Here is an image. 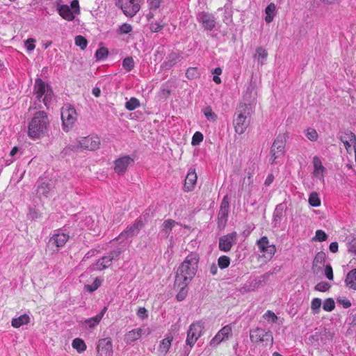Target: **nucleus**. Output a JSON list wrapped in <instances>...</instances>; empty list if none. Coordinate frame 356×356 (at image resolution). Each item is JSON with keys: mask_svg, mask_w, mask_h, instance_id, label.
I'll list each match as a JSON object with an SVG mask.
<instances>
[{"mask_svg": "<svg viewBox=\"0 0 356 356\" xmlns=\"http://www.w3.org/2000/svg\"><path fill=\"white\" fill-rule=\"evenodd\" d=\"M33 94L34 99L31 102L29 111L42 108V102L47 109H49L54 101V95L51 86L38 78L35 81Z\"/></svg>", "mask_w": 356, "mask_h": 356, "instance_id": "1", "label": "nucleus"}, {"mask_svg": "<svg viewBox=\"0 0 356 356\" xmlns=\"http://www.w3.org/2000/svg\"><path fill=\"white\" fill-rule=\"evenodd\" d=\"M200 255L195 252H192L184 259L179 266L175 279L177 282L184 284H188L195 276L198 269Z\"/></svg>", "mask_w": 356, "mask_h": 356, "instance_id": "2", "label": "nucleus"}, {"mask_svg": "<svg viewBox=\"0 0 356 356\" xmlns=\"http://www.w3.org/2000/svg\"><path fill=\"white\" fill-rule=\"evenodd\" d=\"M49 120L47 113L43 111L35 112L28 126V136L32 139L44 136L49 129Z\"/></svg>", "mask_w": 356, "mask_h": 356, "instance_id": "3", "label": "nucleus"}, {"mask_svg": "<svg viewBox=\"0 0 356 356\" xmlns=\"http://www.w3.org/2000/svg\"><path fill=\"white\" fill-rule=\"evenodd\" d=\"M254 113L250 104H239L235 113L233 121L235 131L238 134H243L250 123L251 115Z\"/></svg>", "mask_w": 356, "mask_h": 356, "instance_id": "4", "label": "nucleus"}, {"mask_svg": "<svg viewBox=\"0 0 356 356\" xmlns=\"http://www.w3.org/2000/svg\"><path fill=\"white\" fill-rule=\"evenodd\" d=\"M61 119L63 129L68 131L72 128L77 120V113L75 108L70 104L63 106L61 108Z\"/></svg>", "mask_w": 356, "mask_h": 356, "instance_id": "5", "label": "nucleus"}, {"mask_svg": "<svg viewBox=\"0 0 356 356\" xmlns=\"http://www.w3.org/2000/svg\"><path fill=\"white\" fill-rule=\"evenodd\" d=\"M101 145V140L99 136L96 135H89L86 137H79L76 139L74 147L77 149H86L89 151H95L98 149Z\"/></svg>", "mask_w": 356, "mask_h": 356, "instance_id": "6", "label": "nucleus"}, {"mask_svg": "<svg viewBox=\"0 0 356 356\" xmlns=\"http://www.w3.org/2000/svg\"><path fill=\"white\" fill-rule=\"evenodd\" d=\"M70 238V232L66 229H58L54 232L49 240V246L56 248L58 251Z\"/></svg>", "mask_w": 356, "mask_h": 356, "instance_id": "7", "label": "nucleus"}, {"mask_svg": "<svg viewBox=\"0 0 356 356\" xmlns=\"http://www.w3.org/2000/svg\"><path fill=\"white\" fill-rule=\"evenodd\" d=\"M286 140L284 136H278L274 140L271 147V163H277V159L284 156L285 152Z\"/></svg>", "mask_w": 356, "mask_h": 356, "instance_id": "8", "label": "nucleus"}, {"mask_svg": "<svg viewBox=\"0 0 356 356\" xmlns=\"http://www.w3.org/2000/svg\"><path fill=\"white\" fill-rule=\"evenodd\" d=\"M58 13L63 19L72 21L79 14V5L77 0L71 2L70 6L61 5L58 8Z\"/></svg>", "mask_w": 356, "mask_h": 356, "instance_id": "9", "label": "nucleus"}, {"mask_svg": "<svg viewBox=\"0 0 356 356\" xmlns=\"http://www.w3.org/2000/svg\"><path fill=\"white\" fill-rule=\"evenodd\" d=\"M117 6L121 8L127 17L134 16L140 10L138 0H115Z\"/></svg>", "mask_w": 356, "mask_h": 356, "instance_id": "10", "label": "nucleus"}, {"mask_svg": "<svg viewBox=\"0 0 356 356\" xmlns=\"http://www.w3.org/2000/svg\"><path fill=\"white\" fill-rule=\"evenodd\" d=\"M204 327V323L202 321H197L192 323L188 330L186 340V344L193 347L202 335Z\"/></svg>", "mask_w": 356, "mask_h": 356, "instance_id": "11", "label": "nucleus"}, {"mask_svg": "<svg viewBox=\"0 0 356 356\" xmlns=\"http://www.w3.org/2000/svg\"><path fill=\"white\" fill-rule=\"evenodd\" d=\"M250 338L253 343L270 342L272 343L273 340L270 331H267L260 327L251 330L250 332Z\"/></svg>", "mask_w": 356, "mask_h": 356, "instance_id": "12", "label": "nucleus"}, {"mask_svg": "<svg viewBox=\"0 0 356 356\" xmlns=\"http://www.w3.org/2000/svg\"><path fill=\"white\" fill-rule=\"evenodd\" d=\"M312 177L313 179L318 180L321 183L325 181V176L327 173L325 167L323 165L321 159L318 156H314L312 159Z\"/></svg>", "mask_w": 356, "mask_h": 356, "instance_id": "13", "label": "nucleus"}, {"mask_svg": "<svg viewBox=\"0 0 356 356\" xmlns=\"http://www.w3.org/2000/svg\"><path fill=\"white\" fill-rule=\"evenodd\" d=\"M152 333V330L148 327H143L133 329L124 335V341L127 343H131L138 340L142 336H148Z\"/></svg>", "mask_w": 356, "mask_h": 356, "instance_id": "14", "label": "nucleus"}, {"mask_svg": "<svg viewBox=\"0 0 356 356\" xmlns=\"http://www.w3.org/2000/svg\"><path fill=\"white\" fill-rule=\"evenodd\" d=\"M134 163V160L130 156L124 155L121 156L114 161V171L117 174L122 175Z\"/></svg>", "mask_w": 356, "mask_h": 356, "instance_id": "15", "label": "nucleus"}, {"mask_svg": "<svg viewBox=\"0 0 356 356\" xmlns=\"http://www.w3.org/2000/svg\"><path fill=\"white\" fill-rule=\"evenodd\" d=\"M96 349V356H113V343L110 338L99 339Z\"/></svg>", "mask_w": 356, "mask_h": 356, "instance_id": "16", "label": "nucleus"}, {"mask_svg": "<svg viewBox=\"0 0 356 356\" xmlns=\"http://www.w3.org/2000/svg\"><path fill=\"white\" fill-rule=\"evenodd\" d=\"M122 251L120 248L114 250L112 251L109 255L103 257L97 261V262L94 265L93 269L102 270H104L108 266H111L112 261L118 257L121 254Z\"/></svg>", "mask_w": 356, "mask_h": 356, "instance_id": "17", "label": "nucleus"}, {"mask_svg": "<svg viewBox=\"0 0 356 356\" xmlns=\"http://www.w3.org/2000/svg\"><path fill=\"white\" fill-rule=\"evenodd\" d=\"M232 334V327L230 325H227L220 329L211 340L210 345L213 347L217 346L223 341L229 339Z\"/></svg>", "mask_w": 356, "mask_h": 356, "instance_id": "18", "label": "nucleus"}, {"mask_svg": "<svg viewBox=\"0 0 356 356\" xmlns=\"http://www.w3.org/2000/svg\"><path fill=\"white\" fill-rule=\"evenodd\" d=\"M257 99V91L255 84L250 83L243 92L242 101L240 104H250L253 108Z\"/></svg>", "mask_w": 356, "mask_h": 356, "instance_id": "19", "label": "nucleus"}, {"mask_svg": "<svg viewBox=\"0 0 356 356\" xmlns=\"http://www.w3.org/2000/svg\"><path fill=\"white\" fill-rule=\"evenodd\" d=\"M197 19L207 31H211L216 26V18L210 13L201 12L197 15Z\"/></svg>", "mask_w": 356, "mask_h": 356, "instance_id": "20", "label": "nucleus"}, {"mask_svg": "<svg viewBox=\"0 0 356 356\" xmlns=\"http://www.w3.org/2000/svg\"><path fill=\"white\" fill-rule=\"evenodd\" d=\"M237 234L236 232L222 236L219 240V249L223 252H228L236 242Z\"/></svg>", "mask_w": 356, "mask_h": 356, "instance_id": "21", "label": "nucleus"}, {"mask_svg": "<svg viewBox=\"0 0 356 356\" xmlns=\"http://www.w3.org/2000/svg\"><path fill=\"white\" fill-rule=\"evenodd\" d=\"M257 245L261 252L269 255L270 257H272L276 252L275 246L274 245H270L269 241L266 236L261 237L257 241Z\"/></svg>", "mask_w": 356, "mask_h": 356, "instance_id": "22", "label": "nucleus"}, {"mask_svg": "<svg viewBox=\"0 0 356 356\" xmlns=\"http://www.w3.org/2000/svg\"><path fill=\"white\" fill-rule=\"evenodd\" d=\"M106 311L107 307H104L101 312L97 314L95 316L85 319L82 322V325L86 329H93L96 327L102 321Z\"/></svg>", "mask_w": 356, "mask_h": 356, "instance_id": "23", "label": "nucleus"}, {"mask_svg": "<svg viewBox=\"0 0 356 356\" xmlns=\"http://www.w3.org/2000/svg\"><path fill=\"white\" fill-rule=\"evenodd\" d=\"M197 176L195 169H193V168L190 169L186 175V179H185V183H184L185 191L187 192L192 191L195 188V186L197 182Z\"/></svg>", "mask_w": 356, "mask_h": 356, "instance_id": "24", "label": "nucleus"}, {"mask_svg": "<svg viewBox=\"0 0 356 356\" xmlns=\"http://www.w3.org/2000/svg\"><path fill=\"white\" fill-rule=\"evenodd\" d=\"M177 225L178 223L172 219L165 220L161 226L160 234L163 237L168 238L172 228Z\"/></svg>", "mask_w": 356, "mask_h": 356, "instance_id": "25", "label": "nucleus"}, {"mask_svg": "<svg viewBox=\"0 0 356 356\" xmlns=\"http://www.w3.org/2000/svg\"><path fill=\"white\" fill-rule=\"evenodd\" d=\"M345 285L349 289L356 291V268L350 270L344 280Z\"/></svg>", "mask_w": 356, "mask_h": 356, "instance_id": "26", "label": "nucleus"}, {"mask_svg": "<svg viewBox=\"0 0 356 356\" xmlns=\"http://www.w3.org/2000/svg\"><path fill=\"white\" fill-rule=\"evenodd\" d=\"M260 283V280L256 278L250 279L243 285L241 291L243 293L253 291L259 288Z\"/></svg>", "mask_w": 356, "mask_h": 356, "instance_id": "27", "label": "nucleus"}, {"mask_svg": "<svg viewBox=\"0 0 356 356\" xmlns=\"http://www.w3.org/2000/svg\"><path fill=\"white\" fill-rule=\"evenodd\" d=\"M31 318L28 314H22L18 317L13 318L11 321V325L15 328H19L22 325H28Z\"/></svg>", "mask_w": 356, "mask_h": 356, "instance_id": "28", "label": "nucleus"}, {"mask_svg": "<svg viewBox=\"0 0 356 356\" xmlns=\"http://www.w3.org/2000/svg\"><path fill=\"white\" fill-rule=\"evenodd\" d=\"M144 224L141 220H137L132 225L127 227L125 234L129 236H133L138 234L140 230L143 227Z\"/></svg>", "mask_w": 356, "mask_h": 356, "instance_id": "29", "label": "nucleus"}, {"mask_svg": "<svg viewBox=\"0 0 356 356\" xmlns=\"http://www.w3.org/2000/svg\"><path fill=\"white\" fill-rule=\"evenodd\" d=\"M172 340L173 337L171 334H167L166 337L161 341L159 350L163 354H166L171 347Z\"/></svg>", "mask_w": 356, "mask_h": 356, "instance_id": "30", "label": "nucleus"}, {"mask_svg": "<svg viewBox=\"0 0 356 356\" xmlns=\"http://www.w3.org/2000/svg\"><path fill=\"white\" fill-rule=\"evenodd\" d=\"M161 0H147V3L149 8V13L146 17L148 20L152 19L154 16V12L160 8Z\"/></svg>", "mask_w": 356, "mask_h": 356, "instance_id": "31", "label": "nucleus"}, {"mask_svg": "<svg viewBox=\"0 0 356 356\" xmlns=\"http://www.w3.org/2000/svg\"><path fill=\"white\" fill-rule=\"evenodd\" d=\"M175 286H177L178 287L180 288V291H179V293L177 294V296H176L177 300L178 301L184 300L186 298L187 293H188V289H187L188 284H184L183 283H180V282H177L176 279L175 281Z\"/></svg>", "mask_w": 356, "mask_h": 356, "instance_id": "32", "label": "nucleus"}, {"mask_svg": "<svg viewBox=\"0 0 356 356\" xmlns=\"http://www.w3.org/2000/svg\"><path fill=\"white\" fill-rule=\"evenodd\" d=\"M276 6L273 3H270L265 9V21L266 23H270L275 15Z\"/></svg>", "mask_w": 356, "mask_h": 356, "instance_id": "33", "label": "nucleus"}, {"mask_svg": "<svg viewBox=\"0 0 356 356\" xmlns=\"http://www.w3.org/2000/svg\"><path fill=\"white\" fill-rule=\"evenodd\" d=\"M50 192L51 187L49 184L42 183L38 187L37 193L40 198L48 197Z\"/></svg>", "mask_w": 356, "mask_h": 356, "instance_id": "34", "label": "nucleus"}, {"mask_svg": "<svg viewBox=\"0 0 356 356\" xmlns=\"http://www.w3.org/2000/svg\"><path fill=\"white\" fill-rule=\"evenodd\" d=\"M72 346L74 349L76 350L79 353L84 352L87 348L86 343L80 338L74 339L72 342Z\"/></svg>", "mask_w": 356, "mask_h": 356, "instance_id": "35", "label": "nucleus"}, {"mask_svg": "<svg viewBox=\"0 0 356 356\" xmlns=\"http://www.w3.org/2000/svg\"><path fill=\"white\" fill-rule=\"evenodd\" d=\"M202 113H204L205 118L207 120L214 122L217 120L218 116L213 111L212 108L210 106H207L202 109Z\"/></svg>", "mask_w": 356, "mask_h": 356, "instance_id": "36", "label": "nucleus"}, {"mask_svg": "<svg viewBox=\"0 0 356 356\" xmlns=\"http://www.w3.org/2000/svg\"><path fill=\"white\" fill-rule=\"evenodd\" d=\"M229 211L220 209L218 216V226L224 227L227 220Z\"/></svg>", "mask_w": 356, "mask_h": 356, "instance_id": "37", "label": "nucleus"}, {"mask_svg": "<svg viewBox=\"0 0 356 356\" xmlns=\"http://www.w3.org/2000/svg\"><path fill=\"white\" fill-rule=\"evenodd\" d=\"M268 56V53L266 50L262 47H259L257 49L256 54L254 57L258 60V61L261 64H264Z\"/></svg>", "mask_w": 356, "mask_h": 356, "instance_id": "38", "label": "nucleus"}, {"mask_svg": "<svg viewBox=\"0 0 356 356\" xmlns=\"http://www.w3.org/2000/svg\"><path fill=\"white\" fill-rule=\"evenodd\" d=\"M308 202L312 207H319L321 202L318 194L316 192H312L310 193Z\"/></svg>", "mask_w": 356, "mask_h": 356, "instance_id": "39", "label": "nucleus"}, {"mask_svg": "<svg viewBox=\"0 0 356 356\" xmlns=\"http://www.w3.org/2000/svg\"><path fill=\"white\" fill-rule=\"evenodd\" d=\"M135 63L132 57H127L122 61V67L127 72H130L134 68Z\"/></svg>", "mask_w": 356, "mask_h": 356, "instance_id": "40", "label": "nucleus"}, {"mask_svg": "<svg viewBox=\"0 0 356 356\" xmlns=\"http://www.w3.org/2000/svg\"><path fill=\"white\" fill-rule=\"evenodd\" d=\"M305 136L311 141L314 142L316 141L318 135L316 129L314 128L309 127L305 131Z\"/></svg>", "mask_w": 356, "mask_h": 356, "instance_id": "41", "label": "nucleus"}, {"mask_svg": "<svg viewBox=\"0 0 356 356\" xmlns=\"http://www.w3.org/2000/svg\"><path fill=\"white\" fill-rule=\"evenodd\" d=\"M284 211V207L282 204H278L275 210L274 211L273 218L274 221L276 222H280L282 220Z\"/></svg>", "mask_w": 356, "mask_h": 356, "instance_id": "42", "label": "nucleus"}, {"mask_svg": "<svg viewBox=\"0 0 356 356\" xmlns=\"http://www.w3.org/2000/svg\"><path fill=\"white\" fill-rule=\"evenodd\" d=\"M140 106V102L135 97H131L125 104V108L129 111H133Z\"/></svg>", "mask_w": 356, "mask_h": 356, "instance_id": "43", "label": "nucleus"}, {"mask_svg": "<svg viewBox=\"0 0 356 356\" xmlns=\"http://www.w3.org/2000/svg\"><path fill=\"white\" fill-rule=\"evenodd\" d=\"M356 145V138L354 135L351 134L350 136L349 141H343L344 147L346 149L348 152L354 151V145Z\"/></svg>", "mask_w": 356, "mask_h": 356, "instance_id": "44", "label": "nucleus"}, {"mask_svg": "<svg viewBox=\"0 0 356 356\" xmlns=\"http://www.w3.org/2000/svg\"><path fill=\"white\" fill-rule=\"evenodd\" d=\"M186 76L189 79H195L200 76V71L197 67H189L186 72Z\"/></svg>", "mask_w": 356, "mask_h": 356, "instance_id": "45", "label": "nucleus"}, {"mask_svg": "<svg viewBox=\"0 0 356 356\" xmlns=\"http://www.w3.org/2000/svg\"><path fill=\"white\" fill-rule=\"evenodd\" d=\"M132 31V26L131 24L124 23L119 26L116 33L119 35L127 34Z\"/></svg>", "mask_w": 356, "mask_h": 356, "instance_id": "46", "label": "nucleus"}, {"mask_svg": "<svg viewBox=\"0 0 356 356\" xmlns=\"http://www.w3.org/2000/svg\"><path fill=\"white\" fill-rule=\"evenodd\" d=\"M102 284L100 279L97 277L92 284H87L85 286V289L87 291L93 292L97 290Z\"/></svg>", "mask_w": 356, "mask_h": 356, "instance_id": "47", "label": "nucleus"}, {"mask_svg": "<svg viewBox=\"0 0 356 356\" xmlns=\"http://www.w3.org/2000/svg\"><path fill=\"white\" fill-rule=\"evenodd\" d=\"M229 264L230 259L227 256H220L218 259V265L222 269L227 268Z\"/></svg>", "mask_w": 356, "mask_h": 356, "instance_id": "48", "label": "nucleus"}, {"mask_svg": "<svg viewBox=\"0 0 356 356\" xmlns=\"http://www.w3.org/2000/svg\"><path fill=\"white\" fill-rule=\"evenodd\" d=\"M75 44L79 47L81 49H85L87 47V40L82 35H77L75 37Z\"/></svg>", "mask_w": 356, "mask_h": 356, "instance_id": "49", "label": "nucleus"}, {"mask_svg": "<svg viewBox=\"0 0 356 356\" xmlns=\"http://www.w3.org/2000/svg\"><path fill=\"white\" fill-rule=\"evenodd\" d=\"M322 302L320 298H314L312 301L311 309L314 314H318L321 307Z\"/></svg>", "mask_w": 356, "mask_h": 356, "instance_id": "50", "label": "nucleus"}, {"mask_svg": "<svg viewBox=\"0 0 356 356\" xmlns=\"http://www.w3.org/2000/svg\"><path fill=\"white\" fill-rule=\"evenodd\" d=\"M335 307V303L333 299L327 298L326 299L323 305V308L326 312H332Z\"/></svg>", "mask_w": 356, "mask_h": 356, "instance_id": "51", "label": "nucleus"}, {"mask_svg": "<svg viewBox=\"0 0 356 356\" xmlns=\"http://www.w3.org/2000/svg\"><path fill=\"white\" fill-rule=\"evenodd\" d=\"M204 136L203 134L200 131H196L193 137L191 140V144L193 146H197L200 145V143L203 140Z\"/></svg>", "mask_w": 356, "mask_h": 356, "instance_id": "52", "label": "nucleus"}, {"mask_svg": "<svg viewBox=\"0 0 356 356\" xmlns=\"http://www.w3.org/2000/svg\"><path fill=\"white\" fill-rule=\"evenodd\" d=\"M327 238V236L325 232L321 229H318L316 232L315 236L313 238V241H325Z\"/></svg>", "mask_w": 356, "mask_h": 356, "instance_id": "53", "label": "nucleus"}, {"mask_svg": "<svg viewBox=\"0 0 356 356\" xmlns=\"http://www.w3.org/2000/svg\"><path fill=\"white\" fill-rule=\"evenodd\" d=\"M36 40L34 38H29L24 42V47L28 52H31L35 48Z\"/></svg>", "mask_w": 356, "mask_h": 356, "instance_id": "54", "label": "nucleus"}, {"mask_svg": "<svg viewBox=\"0 0 356 356\" xmlns=\"http://www.w3.org/2000/svg\"><path fill=\"white\" fill-rule=\"evenodd\" d=\"M108 50L105 47L99 48L95 53V57L97 60H103L108 56Z\"/></svg>", "mask_w": 356, "mask_h": 356, "instance_id": "55", "label": "nucleus"}, {"mask_svg": "<svg viewBox=\"0 0 356 356\" xmlns=\"http://www.w3.org/2000/svg\"><path fill=\"white\" fill-rule=\"evenodd\" d=\"M331 285L326 282H321L315 286V289L318 291L325 292L330 289Z\"/></svg>", "mask_w": 356, "mask_h": 356, "instance_id": "56", "label": "nucleus"}, {"mask_svg": "<svg viewBox=\"0 0 356 356\" xmlns=\"http://www.w3.org/2000/svg\"><path fill=\"white\" fill-rule=\"evenodd\" d=\"M348 251L356 256V237L352 238L347 244Z\"/></svg>", "mask_w": 356, "mask_h": 356, "instance_id": "57", "label": "nucleus"}, {"mask_svg": "<svg viewBox=\"0 0 356 356\" xmlns=\"http://www.w3.org/2000/svg\"><path fill=\"white\" fill-rule=\"evenodd\" d=\"M264 318L266 321L270 323H275L277 317L273 312L268 310L264 314Z\"/></svg>", "mask_w": 356, "mask_h": 356, "instance_id": "58", "label": "nucleus"}, {"mask_svg": "<svg viewBox=\"0 0 356 356\" xmlns=\"http://www.w3.org/2000/svg\"><path fill=\"white\" fill-rule=\"evenodd\" d=\"M253 184V178L250 177L245 176L243 182L241 184L242 189L250 188V187Z\"/></svg>", "mask_w": 356, "mask_h": 356, "instance_id": "59", "label": "nucleus"}, {"mask_svg": "<svg viewBox=\"0 0 356 356\" xmlns=\"http://www.w3.org/2000/svg\"><path fill=\"white\" fill-rule=\"evenodd\" d=\"M337 302L338 304L341 305L343 308L347 309L351 306L350 301L344 297H339L337 299Z\"/></svg>", "mask_w": 356, "mask_h": 356, "instance_id": "60", "label": "nucleus"}, {"mask_svg": "<svg viewBox=\"0 0 356 356\" xmlns=\"http://www.w3.org/2000/svg\"><path fill=\"white\" fill-rule=\"evenodd\" d=\"M324 273H325V277L329 280H333V277H334V276H333V270H332V266L330 264L326 265L325 266Z\"/></svg>", "mask_w": 356, "mask_h": 356, "instance_id": "61", "label": "nucleus"}, {"mask_svg": "<svg viewBox=\"0 0 356 356\" xmlns=\"http://www.w3.org/2000/svg\"><path fill=\"white\" fill-rule=\"evenodd\" d=\"M137 316L142 320L146 319L148 317L147 309L145 307H140L137 312Z\"/></svg>", "mask_w": 356, "mask_h": 356, "instance_id": "62", "label": "nucleus"}, {"mask_svg": "<svg viewBox=\"0 0 356 356\" xmlns=\"http://www.w3.org/2000/svg\"><path fill=\"white\" fill-rule=\"evenodd\" d=\"M163 25L159 22H152L150 24L149 29L152 32H159L162 29Z\"/></svg>", "mask_w": 356, "mask_h": 356, "instance_id": "63", "label": "nucleus"}, {"mask_svg": "<svg viewBox=\"0 0 356 356\" xmlns=\"http://www.w3.org/2000/svg\"><path fill=\"white\" fill-rule=\"evenodd\" d=\"M256 168L257 167L254 164H251V165L249 166V168L248 169H246L245 176L250 177L253 178Z\"/></svg>", "mask_w": 356, "mask_h": 356, "instance_id": "64", "label": "nucleus"}]
</instances>
